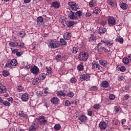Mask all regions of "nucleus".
I'll use <instances>...</instances> for the list:
<instances>
[{
  "instance_id": "0eeeda50",
  "label": "nucleus",
  "mask_w": 131,
  "mask_h": 131,
  "mask_svg": "<svg viewBox=\"0 0 131 131\" xmlns=\"http://www.w3.org/2000/svg\"><path fill=\"white\" fill-rule=\"evenodd\" d=\"M68 17L70 18V19H71V20H75V19H77V16L75 15V12H72V11H71V12L68 14Z\"/></svg>"
},
{
  "instance_id": "a211bd4d",
  "label": "nucleus",
  "mask_w": 131,
  "mask_h": 131,
  "mask_svg": "<svg viewBox=\"0 0 131 131\" xmlns=\"http://www.w3.org/2000/svg\"><path fill=\"white\" fill-rule=\"evenodd\" d=\"M39 119L40 120V122L42 123V124H46L48 122V121L45 119V116H39Z\"/></svg>"
},
{
  "instance_id": "a19ab883",
  "label": "nucleus",
  "mask_w": 131,
  "mask_h": 131,
  "mask_svg": "<svg viewBox=\"0 0 131 131\" xmlns=\"http://www.w3.org/2000/svg\"><path fill=\"white\" fill-rule=\"evenodd\" d=\"M66 96H68V97H69L70 98H73V97L74 96V93L73 92H70L68 94H66Z\"/></svg>"
},
{
  "instance_id": "49530a36",
  "label": "nucleus",
  "mask_w": 131,
  "mask_h": 131,
  "mask_svg": "<svg viewBox=\"0 0 131 131\" xmlns=\"http://www.w3.org/2000/svg\"><path fill=\"white\" fill-rule=\"evenodd\" d=\"M77 81V80L76 79V78H75V77H72L70 79V81L71 83H76Z\"/></svg>"
},
{
  "instance_id": "6ab92c4d",
  "label": "nucleus",
  "mask_w": 131,
  "mask_h": 131,
  "mask_svg": "<svg viewBox=\"0 0 131 131\" xmlns=\"http://www.w3.org/2000/svg\"><path fill=\"white\" fill-rule=\"evenodd\" d=\"M101 86L102 88H108L109 86V82L106 80L103 81L101 83Z\"/></svg>"
},
{
  "instance_id": "a18cd8bd",
  "label": "nucleus",
  "mask_w": 131,
  "mask_h": 131,
  "mask_svg": "<svg viewBox=\"0 0 131 131\" xmlns=\"http://www.w3.org/2000/svg\"><path fill=\"white\" fill-rule=\"evenodd\" d=\"M77 69L79 70V71H82L83 70V66L82 64H79Z\"/></svg>"
},
{
  "instance_id": "412c9836",
  "label": "nucleus",
  "mask_w": 131,
  "mask_h": 131,
  "mask_svg": "<svg viewBox=\"0 0 131 131\" xmlns=\"http://www.w3.org/2000/svg\"><path fill=\"white\" fill-rule=\"evenodd\" d=\"M117 69L118 71H121L122 72H124L125 71V67L118 66L117 67Z\"/></svg>"
},
{
  "instance_id": "a878e982",
  "label": "nucleus",
  "mask_w": 131,
  "mask_h": 131,
  "mask_svg": "<svg viewBox=\"0 0 131 131\" xmlns=\"http://www.w3.org/2000/svg\"><path fill=\"white\" fill-rule=\"evenodd\" d=\"M100 65L101 66H104L105 67L107 65V61L103 60H100L99 61Z\"/></svg>"
},
{
  "instance_id": "423d86ee",
  "label": "nucleus",
  "mask_w": 131,
  "mask_h": 131,
  "mask_svg": "<svg viewBox=\"0 0 131 131\" xmlns=\"http://www.w3.org/2000/svg\"><path fill=\"white\" fill-rule=\"evenodd\" d=\"M30 71L33 74H37L38 72H39V69L36 66H34L33 68H32L30 70Z\"/></svg>"
},
{
  "instance_id": "4c0bfd02",
  "label": "nucleus",
  "mask_w": 131,
  "mask_h": 131,
  "mask_svg": "<svg viewBox=\"0 0 131 131\" xmlns=\"http://www.w3.org/2000/svg\"><path fill=\"white\" fill-rule=\"evenodd\" d=\"M3 75L5 77H7V76H9V75H10V73L9 72V71L7 70H5V71H3Z\"/></svg>"
},
{
  "instance_id": "c756f323",
  "label": "nucleus",
  "mask_w": 131,
  "mask_h": 131,
  "mask_svg": "<svg viewBox=\"0 0 131 131\" xmlns=\"http://www.w3.org/2000/svg\"><path fill=\"white\" fill-rule=\"evenodd\" d=\"M58 97H61V96H63L65 97L66 96V94L64 93L62 91H58L56 93Z\"/></svg>"
},
{
  "instance_id": "ddd939ff",
  "label": "nucleus",
  "mask_w": 131,
  "mask_h": 131,
  "mask_svg": "<svg viewBox=\"0 0 131 131\" xmlns=\"http://www.w3.org/2000/svg\"><path fill=\"white\" fill-rule=\"evenodd\" d=\"M7 92V88L6 86L4 85L2 83H0V93L4 94Z\"/></svg>"
},
{
  "instance_id": "4468645a",
  "label": "nucleus",
  "mask_w": 131,
  "mask_h": 131,
  "mask_svg": "<svg viewBox=\"0 0 131 131\" xmlns=\"http://www.w3.org/2000/svg\"><path fill=\"white\" fill-rule=\"evenodd\" d=\"M77 24V21L71 20V21H69V22H68L67 23V25L68 27H69V28H70L71 27H72V26H73V25H75V24Z\"/></svg>"
},
{
  "instance_id": "13d9d810",
  "label": "nucleus",
  "mask_w": 131,
  "mask_h": 131,
  "mask_svg": "<svg viewBox=\"0 0 131 131\" xmlns=\"http://www.w3.org/2000/svg\"><path fill=\"white\" fill-rule=\"evenodd\" d=\"M5 67H6L7 68H12L11 62L6 63L5 65Z\"/></svg>"
},
{
  "instance_id": "f257e3e1",
  "label": "nucleus",
  "mask_w": 131,
  "mask_h": 131,
  "mask_svg": "<svg viewBox=\"0 0 131 131\" xmlns=\"http://www.w3.org/2000/svg\"><path fill=\"white\" fill-rule=\"evenodd\" d=\"M89 58V53L85 52H80L78 55V59L81 62H85Z\"/></svg>"
},
{
  "instance_id": "09e8293b",
  "label": "nucleus",
  "mask_w": 131,
  "mask_h": 131,
  "mask_svg": "<svg viewBox=\"0 0 131 131\" xmlns=\"http://www.w3.org/2000/svg\"><path fill=\"white\" fill-rule=\"evenodd\" d=\"M110 100H112V101H113L114 100H115V95L114 94H110L109 96Z\"/></svg>"
},
{
  "instance_id": "6e6d98bb",
  "label": "nucleus",
  "mask_w": 131,
  "mask_h": 131,
  "mask_svg": "<svg viewBox=\"0 0 131 131\" xmlns=\"http://www.w3.org/2000/svg\"><path fill=\"white\" fill-rule=\"evenodd\" d=\"M100 24L101 25H102V26H104L105 24H107V21L105 20H102L100 21Z\"/></svg>"
},
{
  "instance_id": "473e14b6",
  "label": "nucleus",
  "mask_w": 131,
  "mask_h": 131,
  "mask_svg": "<svg viewBox=\"0 0 131 131\" xmlns=\"http://www.w3.org/2000/svg\"><path fill=\"white\" fill-rule=\"evenodd\" d=\"M55 130H60L61 129V125L60 124H56L54 126Z\"/></svg>"
},
{
  "instance_id": "7c9ffc66",
  "label": "nucleus",
  "mask_w": 131,
  "mask_h": 131,
  "mask_svg": "<svg viewBox=\"0 0 131 131\" xmlns=\"http://www.w3.org/2000/svg\"><path fill=\"white\" fill-rule=\"evenodd\" d=\"M18 115L20 117H26L27 116V115L23 111H19Z\"/></svg>"
},
{
  "instance_id": "c9c22d12",
  "label": "nucleus",
  "mask_w": 131,
  "mask_h": 131,
  "mask_svg": "<svg viewBox=\"0 0 131 131\" xmlns=\"http://www.w3.org/2000/svg\"><path fill=\"white\" fill-rule=\"evenodd\" d=\"M78 5L77 4H76V5H72L71 8L73 11H77V9H78Z\"/></svg>"
},
{
  "instance_id": "5701e85b",
  "label": "nucleus",
  "mask_w": 131,
  "mask_h": 131,
  "mask_svg": "<svg viewBox=\"0 0 131 131\" xmlns=\"http://www.w3.org/2000/svg\"><path fill=\"white\" fill-rule=\"evenodd\" d=\"M36 21L37 23L39 24H40V23H43V18L42 17V16H39L37 18Z\"/></svg>"
},
{
  "instance_id": "bb28decb",
  "label": "nucleus",
  "mask_w": 131,
  "mask_h": 131,
  "mask_svg": "<svg viewBox=\"0 0 131 131\" xmlns=\"http://www.w3.org/2000/svg\"><path fill=\"white\" fill-rule=\"evenodd\" d=\"M47 77V76L46 75V74L43 73V74H40L39 75V79L40 80H43Z\"/></svg>"
},
{
  "instance_id": "864d4df0",
  "label": "nucleus",
  "mask_w": 131,
  "mask_h": 131,
  "mask_svg": "<svg viewBox=\"0 0 131 131\" xmlns=\"http://www.w3.org/2000/svg\"><path fill=\"white\" fill-rule=\"evenodd\" d=\"M100 107H101V105H100L99 104H95V105H94L93 108H94V109H97V110H98V109H99V108H100Z\"/></svg>"
},
{
  "instance_id": "69168bd1",
  "label": "nucleus",
  "mask_w": 131,
  "mask_h": 131,
  "mask_svg": "<svg viewBox=\"0 0 131 131\" xmlns=\"http://www.w3.org/2000/svg\"><path fill=\"white\" fill-rule=\"evenodd\" d=\"M17 52H18V49H14L12 51V54H17Z\"/></svg>"
},
{
  "instance_id": "603ef678",
  "label": "nucleus",
  "mask_w": 131,
  "mask_h": 131,
  "mask_svg": "<svg viewBox=\"0 0 131 131\" xmlns=\"http://www.w3.org/2000/svg\"><path fill=\"white\" fill-rule=\"evenodd\" d=\"M98 90V88H97V86H93L90 88V91H93V92H95V91H97Z\"/></svg>"
},
{
  "instance_id": "9d476101",
  "label": "nucleus",
  "mask_w": 131,
  "mask_h": 131,
  "mask_svg": "<svg viewBox=\"0 0 131 131\" xmlns=\"http://www.w3.org/2000/svg\"><path fill=\"white\" fill-rule=\"evenodd\" d=\"M71 36H72V34L70 32H66L63 34V38L67 40H69L71 38Z\"/></svg>"
},
{
  "instance_id": "f03ea898",
  "label": "nucleus",
  "mask_w": 131,
  "mask_h": 131,
  "mask_svg": "<svg viewBox=\"0 0 131 131\" xmlns=\"http://www.w3.org/2000/svg\"><path fill=\"white\" fill-rule=\"evenodd\" d=\"M108 24L109 26H114L116 24V19L113 16H109L108 18Z\"/></svg>"
},
{
  "instance_id": "dca6fc26",
  "label": "nucleus",
  "mask_w": 131,
  "mask_h": 131,
  "mask_svg": "<svg viewBox=\"0 0 131 131\" xmlns=\"http://www.w3.org/2000/svg\"><path fill=\"white\" fill-rule=\"evenodd\" d=\"M51 103L52 104H58V103L59 102V101H60L58 98H56V97H52L51 100H50Z\"/></svg>"
},
{
  "instance_id": "c85d7f7f",
  "label": "nucleus",
  "mask_w": 131,
  "mask_h": 131,
  "mask_svg": "<svg viewBox=\"0 0 131 131\" xmlns=\"http://www.w3.org/2000/svg\"><path fill=\"white\" fill-rule=\"evenodd\" d=\"M10 64L12 66H16L18 63L17 62V60L14 59L11 60L10 61Z\"/></svg>"
},
{
  "instance_id": "6e6552de",
  "label": "nucleus",
  "mask_w": 131,
  "mask_h": 131,
  "mask_svg": "<svg viewBox=\"0 0 131 131\" xmlns=\"http://www.w3.org/2000/svg\"><path fill=\"white\" fill-rule=\"evenodd\" d=\"M38 127L37 124L35 123H32L31 126L29 127V131H35L36 129Z\"/></svg>"
},
{
  "instance_id": "774afa93",
  "label": "nucleus",
  "mask_w": 131,
  "mask_h": 131,
  "mask_svg": "<svg viewBox=\"0 0 131 131\" xmlns=\"http://www.w3.org/2000/svg\"><path fill=\"white\" fill-rule=\"evenodd\" d=\"M47 72L48 74H52V73H53V72H52V70L50 69L47 70Z\"/></svg>"
},
{
  "instance_id": "39448f33",
  "label": "nucleus",
  "mask_w": 131,
  "mask_h": 131,
  "mask_svg": "<svg viewBox=\"0 0 131 131\" xmlns=\"http://www.w3.org/2000/svg\"><path fill=\"white\" fill-rule=\"evenodd\" d=\"M93 68H97L98 70H102V66L99 64V62L96 61H94L92 63Z\"/></svg>"
},
{
  "instance_id": "58836bf2",
  "label": "nucleus",
  "mask_w": 131,
  "mask_h": 131,
  "mask_svg": "<svg viewBox=\"0 0 131 131\" xmlns=\"http://www.w3.org/2000/svg\"><path fill=\"white\" fill-rule=\"evenodd\" d=\"M114 110L115 112L116 113H118L120 110V106H115L114 107Z\"/></svg>"
},
{
  "instance_id": "9b49d317",
  "label": "nucleus",
  "mask_w": 131,
  "mask_h": 131,
  "mask_svg": "<svg viewBox=\"0 0 131 131\" xmlns=\"http://www.w3.org/2000/svg\"><path fill=\"white\" fill-rule=\"evenodd\" d=\"M60 6V3L58 2H54L51 3V7H53L54 9H59Z\"/></svg>"
},
{
  "instance_id": "b1692460",
  "label": "nucleus",
  "mask_w": 131,
  "mask_h": 131,
  "mask_svg": "<svg viewBox=\"0 0 131 131\" xmlns=\"http://www.w3.org/2000/svg\"><path fill=\"white\" fill-rule=\"evenodd\" d=\"M32 83L34 85H36L39 83V78H35L33 80Z\"/></svg>"
},
{
  "instance_id": "2f4dec72",
  "label": "nucleus",
  "mask_w": 131,
  "mask_h": 131,
  "mask_svg": "<svg viewBox=\"0 0 131 131\" xmlns=\"http://www.w3.org/2000/svg\"><path fill=\"white\" fill-rule=\"evenodd\" d=\"M60 42L61 43V46H66L67 45V42L66 40H64L63 38H61L60 39Z\"/></svg>"
},
{
  "instance_id": "37998d69",
  "label": "nucleus",
  "mask_w": 131,
  "mask_h": 131,
  "mask_svg": "<svg viewBox=\"0 0 131 131\" xmlns=\"http://www.w3.org/2000/svg\"><path fill=\"white\" fill-rule=\"evenodd\" d=\"M19 34L20 37L23 38V37H24V36H25V35H26V33H25V31H20V32H19Z\"/></svg>"
},
{
  "instance_id": "393cba45",
  "label": "nucleus",
  "mask_w": 131,
  "mask_h": 131,
  "mask_svg": "<svg viewBox=\"0 0 131 131\" xmlns=\"http://www.w3.org/2000/svg\"><path fill=\"white\" fill-rule=\"evenodd\" d=\"M105 46L106 47H113V42L106 40L105 42Z\"/></svg>"
},
{
  "instance_id": "f704fd0d",
  "label": "nucleus",
  "mask_w": 131,
  "mask_h": 131,
  "mask_svg": "<svg viewBox=\"0 0 131 131\" xmlns=\"http://www.w3.org/2000/svg\"><path fill=\"white\" fill-rule=\"evenodd\" d=\"M75 16H78V17H81L82 16V11H78L77 12H75Z\"/></svg>"
},
{
  "instance_id": "bf43d9fd",
  "label": "nucleus",
  "mask_w": 131,
  "mask_h": 131,
  "mask_svg": "<svg viewBox=\"0 0 131 131\" xmlns=\"http://www.w3.org/2000/svg\"><path fill=\"white\" fill-rule=\"evenodd\" d=\"M124 79V77L123 76H120L118 78V81H122Z\"/></svg>"
},
{
  "instance_id": "052dcab7",
  "label": "nucleus",
  "mask_w": 131,
  "mask_h": 131,
  "mask_svg": "<svg viewBox=\"0 0 131 131\" xmlns=\"http://www.w3.org/2000/svg\"><path fill=\"white\" fill-rule=\"evenodd\" d=\"M105 42H106V41L101 40V42H100L98 44V46L100 47V46H102V45H104V43L105 45Z\"/></svg>"
},
{
  "instance_id": "72a5a7b5",
  "label": "nucleus",
  "mask_w": 131,
  "mask_h": 131,
  "mask_svg": "<svg viewBox=\"0 0 131 131\" xmlns=\"http://www.w3.org/2000/svg\"><path fill=\"white\" fill-rule=\"evenodd\" d=\"M107 3L108 4L112 6V7H115L116 5V3L114 2L112 0H107Z\"/></svg>"
},
{
  "instance_id": "f8f14e48",
  "label": "nucleus",
  "mask_w": 131,
  "mask_h": 131,
  "mask_svg": "<svg viewBox=\"0 0 131 131\" xmlns=\"http://www.w3.org/2000/svg\"><path fill=\"white\" fill-rule=\"evenodd\" d=\"M78 119L80 120V121H81V122H86L88 119V117L84 116V115H82L79 116Z\"/></svg>"
},
{
  "instance_id": "1a4fd4ad",
  "label": "nucleus",
  "mask_w": 131,
  "mask_h": 131,
  "mask_svg": "<svg viewBox=\"0 0 131 131\" xmlns=\"http://www.w3.org/2000/svg\"><path fill=\"white\" fill-rule=\"evenodd\" d=\"M21 100L24 102H27V101H28V100H29V95H28V93H26L23 94L21 95Z\"/></svg>"
},
{
  "instance_id": "c03bdc74",
  "label": "nucleus",
  "mask_w": 131,
  "mask_h": 131,
  "mask_svg": "<svg viewBox=\"0 0 131 131\" xmlns=\"http://www.w3.org/2000/svg\"><path fill=\"white\" fill-rule=\"evenodd\" d=\"M2 104H3V105H4L5 106H11V103L7 101L4 100L2 102Z\"/></svg>"
},
{
  "instance_id": "ea45409f",
  "label": "nucleus",
  "mask_w": 131,
  "mask_h": 131,
  "mask_svg": "<svg viewBox=\"0 0 131 131\" xmlns=\"http://www.w3.org/2000/svg\"><path fill=\"white\" fill-rule=\"evenodd\" d=\"M72 52L73 54H76L78 52V49L77 47H73L72 49Z\"/></svg>"
},
{
  "instance_id": "20e7f679",
  "label": "nucleus",
  "mask_w": 131,
  "mask_h": 131,
  "mask_svg": "<svg viewBox=\"0 0 131 131\" xmlns=\"http://www.w3.org/2000/svg\"><path fill=\"white\" fill-rule=\"evenodd\" d=\"M90 79L91 76L89 74H84L80 77V79L81 81L86 80L88 81V80H90Z\"/></svg>"
},
{
  "instance_id": "2eb2a0df",
  "label": "nucleus",
  "mask_w": 131,
  "mask_h": 131,
  "mask_svg": "<svg viewBox=\"0 0 131 131\" xmlns=\"http://www.w3.org/2000/svg\"><path fill=\"white\" fill-rule=\"evenodd\" d=\"M99 127L101 129H105L107 127V124L105 122H101L99 124Z\"/></svg>"
},
{
  "instance_id": "de8ad7c7",
  "label": "nucleus",
  "mask_w": 131,
  "mask_h": 131,
  "mask_svg": "<svg viewBox=\"0 0 131 131\" xmlns=\"http://www.w3.org/2000/svg\"><path fill=\"white\" fill-rule=\"evenodd\" d=\"M116 41H118L120 43H123V38H117L116 39Z\"/></svg>"
},
{
  "instance_id": "8fccbe9b",
  "label": "nucleus",
  "mask_w": 131,
  "mask_h": 131,
  "mask_svg": "<svg viewBox=\"0 0 131 131\" xmlns=\"http://www.w3.org/2000/svg\"><path fill=\"white\" fill-rule=\"evenodd\" d=\"M99 51H100V52H106V49H105V48L104 47H100L98 48Z\"/></svg>"
},
{
  "instance_id": "cd10ccee",
  "label": "nucleus",
  "mask_w": 131,
  "mask_h": 131,
  "mask_svg": "<svg viewBox=\"0 0 131 131\" xmlns=\"http://www.w3.org/2000/svg\"><path fill=\"white\" fill-rule=\"evenodd\" d=\"M9 45L10 47H17L18 46V42L17 41H14V42H10L9 43Z\"/></svg>"
},
{
  "instance_id": "7ed1b4c3",
  "label": "nucleus",
  "mask_w": 131,
  "mask_h": 131,
  "mask_svg": "<svg viewBox=\"0 0 131 131\" xmlns=\"http://www.w3.org/2000/svg\"><path fill=\"white\" fill-rule=\"evenodd\" d=\"M48 47L51 49H57L60 47V43L55 41H50L48 45Z\"/></svg>"
},
{
  "instance_id": "79ce46f5",
  "label": "nucleus",
  "mask_w": 131,
  "mask_h": 131,
  "mask_svg": "<svg viewBox=\"0 0 131 131\" xmlns=\"http://www.w3.org/2000/svg\"><path fill=\"white\" fill-rule=\"evenodd\" d=\"M96 36H94V35H91L90 37V41H96Z\"/></svg>"
},
{
  "instance_id": "680f3d73",
  "label": "nucleus",
  "mask_w": 131,
  "mask_h": 131,
  "mask_svg": "<svg viewBox=\"0 0 131 131\" xmlns=\"http://www.w3.org/2000/svg\"><path fill=\"white\" fill-rule=\"evenodd\" d=\"M18 47H19V48L21 49H23L25 46H24V43L21 42L20 43V45H18Z\"/></svg>"
},
{
  "instance_id": "4d7b16f0",
  "label": "nucleus",
  "mask_w": 131,
  "mask_h": 131,
  "mask_svg": "<svg viewBox=\"0 0 131 131\" xmlns=\"http://www.w3.org/2000/svg\"><path fill=\"white\" fill-rule=\"evenodd\" d=\"M89 5H90V7H91V8H93V7L95 6V3H94V2L93 1H91L89 2Z\"/></svg>"
},
{
  "instance_id": "0e129e2a",
  "label": "nucleus",
  "mask_w": 131,
  "mask_h": 131,
  "mask_svg": "<svg viewBox=\"0 0 131 131\" xmlns=\"http://www.w3.org/2000/svg\"><path fill=\"white\" fill-rule=\"evenodd\" d=\"M124 99H125V100H128V99H129V95L128 94H126L124 96Z\"/></svg>"
},
{
  "instance_id": "aec40b11",
  "label": "nucleus",
  "mask_w": 131,
  "mask_h": 131,
  "mask_svg": "<svg viewBox=\"0 0 131 131\" xmlns=\"http://www.w3.org/2000/svg\"><path fill=\"white\" fill-rule=\"evenodd\" d=\"M120 7L122 9V10H126L128 6L127 4H126V3H122L120 4Z\"/></svg>"
},
{
  "instance_id": "338daca9",
  "label": "nucleus",
  "mask_w": 131,
  "mask_h": 131,
  "mask_svg": "<svg viewBox=\"0 0 131 131\" xmlns=\"http://www.w3.org/2000/svg\"><path fill=\"white\" fill-rule=\"evenodd\" d=\"M7 100H8V102H11V103H12L13 101V98H12V97L8 98L7 99Z\"/></svg>"
},
{
  "instance_id": "5fc2aeb1",
  "label": "nucleus",
  "mask_w": 131,
  "mask_h": 131,
  "mask_svg": "<svg viewBox=\"0 0 131 131\" xmlns=\"http://www.w3.org/2000/svg\"><path fill=\"white\" fill-rule=\"evenodd\" d=\"M55 59H56V60H57V61H60V60H61V59H62V56H61V55H57L55 57Z\"/></svg>"
},
{
  "instance_id": "4be33fe9",
  "label": "nucleus",
  "mask_w": 131,
  "mask_h": 131,
  "mask_svg": "<svg viewBox=\"0 0 131 131\" xmlns=\"http://www.w3.org/2000/svg\"><path fill=\"white\" fill-rule=\"evenodd\" d=\"M94 12L95 14H97V15H99L100 13L101 12V8L99 7H95L94 10Z\"/></svg>"
},
{
  "instance_id": "f3484780",
  "label": "nucleus",
  "mask_w": 131,
  "mask_h": 131,
  "mask_svg": "<svg viewBox=\"0 0 131 131\" xmlns=\"http://www.w3.org/2000/svg\"><path fill=\"white\" fill-rule=\"evenodd\" d=\"M98 32L100 35H102V34H104L105 32H106V29L105 28L100 27L98 30Z\"/></svg>"
},
{
  "instance_id": "e2e57ef3",
  "label": "nucleus",
  "mask_w": 131,
  "mask_h": 131,
  "mask_svg": "<svg viewBox=\"0 0 131 131\" xmlns=\"http://www.w3.org/2000/svg\"><path fill=\"white\" fill-rule=\"evenodd\" d=\"M23 90V88H22V86H18L17 88V91L18 92H22V90Z\"/></svg>"
},
{
  "instance_id": "3c124183",
  "label": "nucleus",
  "mask_w": 131,
  "mask_h": 131,
  "mask_svg": "<svg viewBox=\"0 0 131 131\" xmlns=\"http://www.w3.org/2000/svg\"><path fill=\"white\" fill-rule=\"evenodd\" d=\"M65 105L67 106V107H69L70 106H71V103L70 102V101L67 100L65 102Z\"/></svg>"
},
{
  "instance_id": "e433bc0d",
  "label": "nucleus",
  "mask_w": 131,
  "mask_h": 131,
  "mask_svg": "<svg viewBox=\"0 0 131 131\" xmlns=\"http://www.w3.org/2000/svg\"><path fill=\"white\" fill-rule=\"evenodd\" d=\"M123 63L126 64H128L129 63L128 58H127V57H124L123 59Z\"/></svg>"
}]
</instances>
